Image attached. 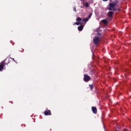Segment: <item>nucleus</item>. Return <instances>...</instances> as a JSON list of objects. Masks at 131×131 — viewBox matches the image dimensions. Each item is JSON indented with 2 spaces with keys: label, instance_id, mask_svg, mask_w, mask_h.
<instances>
[{
  "label": "nucleus",
  "instance_id": "1",
  "mask_svg": "<svg viewBox=\"0 0 131 131\" xmlns=\"http://www.w3.org/2000/svg\"><path fill=\"white\" fill-rule=\"evenodd\" d=\"M118 3V1H116L114 3H110L107 9L109 11H113L114 12L117 11V9L115 8V7H116V6L117 5Z\"/></svg>",
  "mask_w": 131,
  "mask_h": 131
},
{
  "label": "nucleus",
  "instance_id": "2",
  "mask_svg": "<svg viewBox=\"0 0 131 131\" xmlns=\"http://www.w3.org/2000/svg\"><path fill=\"white\" fill-rule=\"evenodd\" d=\"M6 61H7V59L2 61L0 63V71H3V70H4V67H5V66H6V65H8V64H9L10 63V61H8L7 63H6Z\"/></svg>",
  "mask_w": 131,
  "mask_h": 131
},
{
  "label": "nucleus",
  "instance_id": "3",
  "mask_svg": "<svg viewBox=\"0 0 131 131\" xmlns=\"http://www.w3.org/2000/svg\"><path fill=\"white\" fill-rule=\"evenodd\" d=\"M100 41H101V39L99 37H96L93 39V42L95 46H98Z\"/></svg>",
  "mask_w": 131,
  "mask_h": 131
},
{
  "label": "nucleus",
  "instance_id": "4",
  "mask_svg": "<svg viewBox=\"0 0 131 131\" xmlns=\"http://www.w3.org/2000/svg\"><path fill=\"white\" fill-rule=\"evenodd\" d=\"M83 80L85 82H89L91 80V77L86 74L84 75Z\"/></svg>",
  "mask_w": 131,
  "mask_h": 131
},
{
  "label": "nucleus",
  "instance_id": "5",
  "mask_svg": "<svg viewBox=\"0 0 131 131\" xmlns=\"http://www.w3.org/2000/svg\"><path fill=\"white\" fill-rule=\"evenodd\" d=\"M44 114L46 116H48V115H52V113H51V111L49 110L44 111Z\"/></svg>",
  "mask_w": 131,
  "mask_h": 131
},
{
  "label": "nucleus",
  "instance_id": "6",
  "mask_svg": "<svg viewBox=\"0 0 131 131\" xmlns=\"http://www.w3.org/2000/svg\"><path fill=\"white\" fill-rule=\"evenodd\" d=\"M92 112L94 114H97V107H95V106H92Z\"/></svg>",
  "mask_w": 131,
  "mask_h": 131
},
{
  "label": "nucleus",
  "instance_id": "7",
  "mask_svg": "<svg viewBox=\"0 0 131 131\" xmlns=\"http://www.w3.org/2000/svg\"><path fill=\"white\" fill-rule=\"evenodd\" d=\"M113 13H114L113 12H112V11H109V12H108L107 15H108V17H110V18H111V17H112V16L113 15Z\"/></svg>",
  "mask_w": 131,
  "mask_h": 131
},
{
  "label": "nucleus",
  "instance_id": "8",
  "mask_svg": "<svg viewBox=\"0 0 131 131\" xmlns=\"http://www.w3.org/2000/svg\"><path fill=\"white\" fill-rule=\"evenodd\" d=\"M82 29H83V26L81 25L78 27V30H79V31H82Z\"/></svg>",
  "mask_w": 131,
  "mask_h": 131
},
{
  "label": "nucleus",
  "instance_id": "9",
  "mask_svg": "<svg viewBox=\"0 0 131 131\" xmlns=\"http://www.w3.org/2000/svg\"><path fill=\"white\" fill-rule=\"evenodd\" d=\"M102 23L104 24V25H107V23H108V21H107V20L106 19H102Z\"/></svg>",
  "mask_w": 131,
  "mask_h": 131
},
{
  "label": "nucleus",
  "instance_id": "10",
  "mask_svg": "<svg viewBox=\"0 0 131 131\" xmlns=\"http://www.w3.org/2000/svg\"><path fill=\"white\" fill-rule=\"evenodd\" d=\"M76 21H77L78 22H81V21H82V19L80 17H77Z\"/></svg>",
  "mask_w": 131,
  "mask_h": 131
},
{
  "label": "nucleus",
  "instance_id": "11",
  "mask_svg": "<svg viewBox=\"0 0 131 131\" xmlns=\"http://www.w3.org/2000/svg\"><path fill=\"white\" fill-rule=\"evenodd\" d=\"M88 21H89V18H84L82 20V22H88Z\"/></svg>",
  "mask_w": 131,
  "mask_h": 131
},
{
  "label": "nucleus",
  "instance_id": "12",
  "mask_svg": "<svg viewBox=\"0 0 131 131\" xmlns=\"http://www.w3.org/2000/svg\"><path fill=\"white\" fill-rule=\"evenodd\" d=\"M73 25H81V23L79 22H76L73 24Z\"/></svg>",
  "mask_w": 131,
  "mask_h": 131
},
{
  "label": "nucleus",
  "instance_id": "13",
  "mask_svg": "<svg viewBox=\"0 0 131 131\" xmlns=\"http://www.w3.org/2000/svg\"><path fill=\"white\" fill-rule=\"evenodd\" d=\"M90 88L91 91H93V89H94V85L93 84L90 85Z\"/></svg>",
  "mask_w": 131,
  "mask_h": 131
},
{
  "label": "nucleus",
  "instance_id": "14",
  "mask_svg": "<svg viewBox=\"0 0 131 131\" xmlns=\"http://www.w3.org/2000/svg\"><path fill=\"white\" fill-rule=\"evenodd\" d=\"M93 15V14L92 13H90V14L88 16V19H90V18H91V17H92V15Z\"/></svg>",
  "mask_w": 131,
  "mask_h": 131
},
{
  "label": "nucleus",
  "instance_id": "15",
  "mask_svg": "<svg viewBox=\"0 0 131 131\" xmlns=\"http://www.w3.org/2000/svg\"><path fill=\"white\" fill-rule=\"evenodd\" d=\"M85 7L86 8H88L89 7V3H85Z\"/></svg>",
  "mask_w": 131,
  "mask_h": 131
},
{
  "label": "nucleus",
  "instance_id": "16",
  "mask_svg": "<svg viewBox=\"0 0 131 131\" xmlns=\"http://www.w3.org/2000/svg\"><path fill=\"white\" fill-rule=\"evenodd\" d=\"M73 10H74L75 12H76V7H73Z\"/></svg>",
  "mask_w": 131,
  "mask_h": 131
},
{
  "label": "nucleus",
  "instance_id": "17",
  "mask_svg": "<svg viewBox=\"0 0 131 131\" xmlns=\"http://www.w3.org/2000/svg\"><path fill=\"white\" fill-rule=\"evenodd\" d=\"M10 59H11V60H13L14 62H16V61L15 60V59L14 58H12L11 57H10L9 60H10Z\"/></svg>",
  "mask_w": 131,
  "mask_h": 131
},
{
  "label": "nucleus",
  "instance_id": "18",
  "mask_svg": "<svg viewBox=\"0 0 131 131\" xmlns=\"http://www.w3.org/2000/svg\"><path fill=\"white\" fill-rule=\"evenodd\" d=\"M97 35H99V36L101 35V33L98 32V33H97Z\"/></svg>",
  "mask_w": 131,
  "mask_h": 131
},
{
  "label": "nucleus",
  "instance_id": "19",
  "mask_svg": "<svg viewBox=\"0 0 131 131\" xmlns=\"http://www.w3.org/2000/svg\"><path fill=\"white\" fill-rule=\"evenodd\" d=\"M103 2H108V0H103Z\"/></svg>",
  "mask_w": 131,
  "mask_h": 131
},
{
  "label": "nucleus",
  "instance_id": "20",
  "mask_svg": "<svg viewBox=\"0 0 131 131\" xmlns=\"http://www.w3.org/2000/svg\"><path fill=\"white\" fill-rule=\"evenodd\" d=\"M10 103H11V104H13V102L12 101H10Z\"/></svg>",
  "mask_w": 131,
  "mask_h": 131
},
{
  "label": "nucleus",
  "instance_id": "21",
  "mask_svg": "<svg viewBox=\"0 0 131 131\" xmlns=\"http://www.w3.org/2000/svg\"><path fill=\"white\" fill-rule=\"evenodd\" d=\"M118 11H120V9H118Z\"/></svg>",
  "mask_w": 131,
  "mask_h": 131
}]
</instances>
